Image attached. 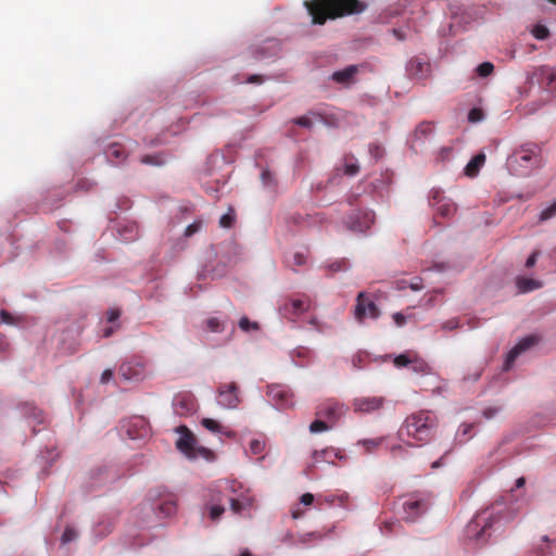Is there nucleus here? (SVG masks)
<instances>
[{
    "mask_svg": "<svg viewBox=\"0 0 556 556\" xmlns=\"http://www.w3.org/2000/svg\"><path fill=\"white\" fill-rule=\"evenodd\" d=\"M540 338L535 334L528 336L520 340L507 354L505 363H504V370H509L515 363L516 358L536 344L539 342Z\"/></svg>",
    "mask_w": 556,
    "mask_h": 556,
    "instance_id": "nucleus-13",
    "label": "nucleus"
},
{
    "mask_svg": "<svg viewBox=\"0 0 556 556\" xmlns=\"http://www.w3.org/2000/svg\"><path fill=\"white\" fill-rule=\"evenodd\" d=\"M201 227V223L200 222H194L192 223L191 225H189L187 228H186V231H185V235L187 237H190L192 236L193 233H195L197 231H199Z\"/></svg>",
    "mask_w": 556,
    "mask_h": 556,
    "instance_id": "nucleus-50",
    "label": "nucleus"
},
{
    "mask_svg": "<svg viewBox=\"0 0 556 556\" xmlns=\"http://www.w3.org/2000/svg\"><path fill=\"white\" fill-rule=\"evenodd\" d=\"M9 348V343L3 334L0 333V351L4 352Z\"/></svg>",
    "mask_w": 556,
    "mask_h": 556,
    "instance_id": "nucleus-63",
    "label": "nucleus"
},
{
    "mask_svg": "<svg viewBox=\"0 0 556 556\" xmlns=\"http://www.w3.org/2000/svg\"><path fill=\"white\" fill-rule=\"evenodd\" d=\"M293 122H294V124L305 127V128H311L313 126L312 119L307 116H300V117L295 118Z\"/></svg>",
    "mask_w": 556,
    "mask_h": 556,
    "instance_id": "nucleus-48",
    "label": "nucleus"
},
{
    "mask_svg": "<svg viewBox=\"0 0 556 556\" xmlns=\"http://www.w3.org/2000/svg\"><path fill=\"white\" fill-rule=\"evenodd\" d=\"M358 73L357 65H349L331 75V79L341 85H351L354 83L355 75Z\"/></svg>",
    "mask_w": 556,
    "mask_h": 556,
    "instance_id": "nucleus-19",
    "label": "nucleus"
},
{
    "mask_svg": "<svg viewBox=\"0 0 556 556\" xmlns=\"http://www.w3.org/2000/svg\"><path fill=\"white\" fill-rule=\"evenodd\" d=\"M485 163V154L484 153H478L475 155L469 163L465 167V175L468 177H476L480 170V168Z\"/></svg>",
    "mask_w": 556,
    "mask_h": 556,
    "instance_id": "nucleus-24",
    "label": "nucleus"
},
{
    "mask_svg": "<svg viewBox=\"0 0 556 556\" xmlns=\"http://www.w3.org/2000/svg\"><path fill=\"white\" fill-rule=\"evenodd\" d=\"M121 316V311L118 308H111L108 311V321L114 323Z\"/></svg>",
    "mask_w": 556,
    "mask_h": 556,
    "instance_id": "nucleus-51",
    "label": "nucleus"
},
{
    "mask_svg": "<svg viewBox=\"0 0 556 556\" xmlns=\"http://www.w3.org/2000/svg\"><path fill=\"white\" fill-rule=\"evenodd\" d=\"M210 455H212V452L211 450L206 448V447H197V457L198 456H203V457H210Z\"/></svg>",
    "mask_w": 556,
    "mask_h": 556,
    "instance_id": "nucleus-60",
    "label": "nucleus"
},
{
    "mask_svg": "<svg viewBox=\"0 0 556 556\" xmlns=\"http://www.w3.org/2000/svg\"><path fill=\"white\" fill-rule=\"evenodd\" d=\"M174 409L180 416L191 415L197 409L195 400L190 394H179L174 399Z\"/></svg>",
    "mask_w": 556,
    "mask_h": 556,
    "instance_id": "nucleus-17",
    "label": "nucleus"
},
{
    "mask_svg": "<svg viewBox=\"0 0 556 556\" xmlns=\"http://www.w3.org/2000/svg\"><path fill=\"white\" fill-rule=\"evenodd\" d=\"M303 5L312 16L313 24L323 25L330 18L359 14L367 8L359 0H305Z\"/></svg>",
    "mask_w": 556,
    "mask_h": 556,
    "instance_id": "nucleus-1",
    "label": "nucleus"
},
{
    "mask_svg": "<svg viewBox=\"0 0 556 556\" xmlns=\"http://www.w3.org/2000/svg\"><path fill=\"white\" fill-rule=\"evenodd\" d=\"M406 72L412 78L424 79L428 77L430 73V63L424 59L415 56L409 60L406 66Z\"/></svg>",
    "mask_w": 556,
    "mask_h": 556,
    "instance_id": "nucleus-16",
    "label": "nucleus"
},
{
    "mask_svg": "<svg viewBox=\"0 0 556 556\" xmlns=\"http://www.w3.org/2000/svg\"><path fill=\"white\" fill-rule=\"evenodd\" d=\"M315 462H332V457H340L339 453L333 448H325L321 451H315L313 454Z\"/></svg>",
    "mask_w": 556,
    "mask_h": 556,
    "instance_id": "nucleus-28",
    "label": "nucleus"
},
{
    "mask_svg": "<svg viewBox=\"0 0 556 556\" xmlns=\"http://www.w3.org/2000/svg\"><path fill=\"white\" fill-rule=\"evenodd\" d=\"M530 79H535L539 85L549 88L556 83V68L548 65L539 66L533 71Z\"/></svg>",
    "mask_w": 556,
    "mask_h": 556,
    "instance_id": "nucleus-15",
    "label": "nucleus"
},
{
    "mask_svg": "<svg viewBox=\"0 0 556 556\" xmlns=\"http://www.w3.org/2000/svg\"><path fill=\"white\" fill-rule=\"evenodd\" d=\"M517 287L520 292L527 293L542 287V282L532 278L519 277L517 278Z\"/></svg>",
    "mask_w": 556,
    "mask_h": 556,
    "instance_id": "nucleus-26",
    "label": "nucleus"
},
{
    "mask_svg": "<svg viewBox=\"0 0 556 556\" xmlns=\"http://www.w3.org/2000/svg\"><path fill=\"white\" fill-rule=\"evenodd\" d=\"M484 117L483 111L479 108H473L468 113V121L470 123H478Z\"/></svg>",
    "mask_w": 556,
    "mask_h": 556,
    "instance_id": "nucleus-42",
    "label": "nucleus"
},
{
    "mask_svg": "<svg viewBox=\"0 0 556 556\" xmlns=\"http://www.w3.org/2000/svg\"><path fill=\"white\" fill-rule=\"evenodd\" d=\"M344 414V407L342 404L334 400H327L321 403L316 409V416L319 418H326L331 424L338 421Z\"/></svg>",
    "mask_w": 556,
    "mask_h": 556,
    "instance_id": "nucleus-12",
    "label": "nucleus"
},
{
    "mask_svg": "<svg viewBox=\"0 0 556 556\" xmlns=\"http://www.w3.org/2000/svg\"><path fill=\"white\" fill-rule=\"evenodd\" d=\"M309 307V303L306 300L294 299L287 302L281 308L280 312L283 317L293 319L299 316L303 312L307 311Z\"/></svg>",
    "mask_w": 556,
    "mask_h": 556,
    "instance_id": "nucleus-18",
    "label": "nucleus"
},
{
    "mask_svg": "<svg viewBox=\"0 0 556 556\" xmlns=\"http://www.w3.org/2000/svg\"><path fill=\"white\" fill-rule=\"evenodd\" d=\"M206 326L212 332H220L224 330L222 323L216 317H211L206 320Z\"/></svg>",
    "mask_w": 556,
    "mask_h": 556,
    "instance_id": "nucleus-43",
    "label": "nucleus"
},
{
    "mask_svg": "<svg viewBox=\"0 0 556 556\" xmlns=\"http://www.w3.org/2000/svg\"><path fill=\"white\" fill-rule=\"evenodd\" d=\"M235 223V215L233 212H229L224 214L219 219V225L223 228H230Z\"/></svg>",
    "mask_w": 556,
    "mask_h": 556,
    "instance_id": "nucleus-44",
    "label": "nucleus"
},
{
    "mask_svg": "<svg viewBox=\"0 0 556 556\" xmlns=\"http://www.w3.org/2000/svg\"><path fill=\"white\" fill-rule=\"evenodd\" d=\"M455 211L456 208L453 203H443L438 207V214L442 217H450Z\"/></svg>",
    "mask_w": 556,
    "mask_h": 556,
    "instance_id": "nucleus-37",
    "label": "nucleus"
},
{
    "mask_svg": "<svg viewBox=\"0 0 556 556\" xmlns=\"http://www.w3.org/2000/svg\"><path fill=\"white\" fill-rule=\"evenodd\" d=\"M556 215V201L553 202L548 207L543 210L540 214V222H545L551 219Z\"/></svg>",
    "mask_w": 556,
    "mask_h": 556,
    "instance_id": "nucleus-38",
    "label": "nucleus"
},
{
    "mask_svg": "<svg viewBox=\"0 0 556 556\" xmlns=\"http://www.w3.org/2000/svg\"><path fill=\"white\" fill-rule=\"evenodd\" d=\"M532 35L539 40H544L549 36V30L546 26L538 24L533 27Z\"/></svg>",
    "mask_w": 556,
    "mask_h": 556,
    "instance_id": "nucleus-36",
    "label": "nucleus"
},
{
    "mask_svg": "<svg viewBox=\"0 0 556 556\" xmlns=\"http://www.w3.org/2000/svg\"><path fill=\"white\" fill-rule=\"evenodd\" d=\"M331 428L330 425H328L326 421L321 419H316L309 425V431L312 433L323 432L327 431Z\"/></svg>",
    "mask_w": 556,
    "mask_h": 556,
    "instance_id": "nucleus-35",
    "label": "nucleus"
},
{
    "mask_svg": "<svg viewBox=\"0 0 556 556\" xmlns=\"http://www.w3.org/2000/svg\"><path fill=\"white\" fill-rule=\"evenodd\" d=\"M140 162L146 165L161 166L165 163V157L162 153L147 154L141 157Z\"/></svg>",
    "mask_w": 556,
    "mask_h": 556,
    "instance_id": "nucleus-30",
    "label": "nucleus"
},
{
    "mask_svg": "<svg viewBox=\"0 0 556 556\" xmlns=\"http://www.w3.org/2000/svg\"><path fill=\"white\" fill-rule=\"evenodd\" d=\"M345 265L346 263L344 261H341V262H336V263H332L329 268L332 270V271H339V270H342V269H345Z\"/></svg>",
    "mask_w": 556,
    "mask_h": 556,
    "instance_id": "nucleus-57",
    "label": "nucleus"
},
{
    "mask_svg": "<svg viewBox=\"0 0 556 556\" xmlns=\"http://www.w3.org/2000/svg\"><path fill=\"white\" fill-rule=\"evenodd\" d=\"M76 538H77L76 530L71 527H66V529L64 530V532L62 534V542L68 543V542H72L73 540H75Z\"/></svg>",
    "mask_w": 556,
    "mask_h": 556,
    "instance_id": "nucleus-45",
    "label": "nucleus"
},
{
    "mask_svg": "<svg viewBox=\"0 0 556 556\" xmlns=\"http://www.w3.org/2000/svg\"><path fill=\"white\" fill-rule=\"evenodd\" d=\"M306 263V256L301 253L296 252L292 255V265L293 266H303Z\"/></svg>",
    "mask_w": 556,
    "mask_h": 556,
    "instance_id": "nucleus-47",
    "label": "nucleus"
},
{
    "mask_svg": "<svg viewBox=\"0 0 556 556\" xmlns=\"http://www.w3.org/2000/svg\"><path fill=\"white\" fill-rule=\"evenodd\" d=\"M266 395L268 401L279 409H287L293 406V393L287 386L270 384Z\"/></svg>",
    "mask_w": 556,
    "mask_h": 556,
    "instance_id": "nucleus-7",
    "label": "nucleus"
},
{
    "mask_svg": "<svg viewBox=\"0 0 556 556\" xmlns=\"http://www.w3.org/2000/svg\"><path fill=\"white\" fill-rule=\"evenodd\" d=\"M494 71V65L490 62H483L477 67V73L481 77L491 75Z\"/></svg>",
    "mask_w": 556,
    "mask_h": 556,
    "instance_id": "nucleus-39",
    "label": "nucleus"
},
{
    "mask_svg": "<svg viewBox=\"0 0 556 556\" xmlns=\"http://www.w3.org/2000/svg\"><path fill=\"white\" fill-rule=\"evenodd\" d=\"M375 222V213L372 211H356L345 220L346 227L356 232H365Z\"/></svg>",
    "mask_w": 556,
    "mask_h": 556,
    "instance_id": "nucleus-10",
    "label": "nucleus"
},
{
    "mask_svg": "<svg viewBox=\"0 0 556 556\" xmlns=\"http://www.w3.org/2000/svg\"><path fill=\"white\" fill-rule=\"evenodd\" d=\"M354 316L358 323H363L366 316L377 319L380 316V311L372 301L367 299L365 292H359L356 296Z\"/></svg>",
    "mask_w": 556,
    "mask_h": 556,
    "instance_id": "nucleus-9",
    "label": "nucleus"
},
{
    "mask_svg": "<svg viewBox=\"0 0 556 556\" xmlns=\"http://www.w3.org/2000/svg\"><path fill=\"white\" fill-rule=\"evenodd\" d=\"M353 160V155H346L344 157V174L348 176H354L359 172V166L356 163L352 162Z\"/></svg>",
    "mask_w": 556,
    "mask_h": 556,
    "instance_id": "nucleus-31",
    "label": "nucleus"
},
{
    "mask_svg": "<svg viewBox=\"0 0 556 556\" xmlns=\"http://www.w3.org/2000/svg\"><path fill=\"white\" fill-rule=\"evenodd\" d=\"M382 441H383L382 438L365 439V440L358 441V444L363 445L365 447L366 452L371 453L378 446L381 445Z\"/></svg>",
    "mask_w": 556,
    "mask_h": 556,
    "instance_id": "nucleus-32",
    "label": "nucleus"
},
{
    "mask_svg": "<svg viewBox=\"0 0 556 556\" xmlns=\"http://www.w3.org/2000/svg\"><path fill=\"white\" fill-rule=\"evenodd\" d=\"M539 254H540L539 251L532 252L531 255L526 261V267H528V268L533 267L536 263Z\"/></svg>",
    "mask_w": 556,
    "mask_h": 556,
    "instance_id": "nucleus-53",
    "label": "nucleus"
},
{
    "mask_svg": "<svg viewBox=\"0 0 556 556\" xmlns=\"http://www.w3.org/2000/svg\"><path fill=\"white\" fill-rule=\"evenodd\" d=\"M393 320L399 327H402L406 323V317L402 313H395L393 314Z\"/></svg>",
    "mask_w": 556,
    "mask_h": 556,
    "instance_id": "nucleus-55",
    "label": "nucleus"
},
{
    "mask_svg": "<svg viewBox=\"0 0 556 556\" xmlns=\"http://www.w3.org/2000/svg\"><path fill=\"white\" fill-rule=\"evenodd\" d=\"M459 327V321L457 318H452L442 324V329L444 330H455Z\"/></svg>",
    "mask_w": 556,
    "mask_h": 556,
    "instance_id": "nucleus-49",
    "label": "nucleus"
},
{
    "mask_svg": "<svg viewBox=\"0 0 556 556\" xmlns=\"http://www.w3.org/2000/svg\"><path fill=\"white\" fill-rule=\"evenodd\" d=\"M276 46H277L276 42L270 40V41L266 42L265 46L256 47L253 51L254 59L263 60L265 58L271 56L274 54V52H271V50H274L276 48Z\"/></svg>",
    "mask_w": 556,
    "mask_h": 556,
    "instance_id": "nucleus-27",
    "label": "nucleus"
},
{
    "mask_svg": "<svg viewBox=\"0 0 556 556\" xmlns=\"http://www.w3.org/2000/svg\"><path fill=\"white\" fill-rule=\"evenodd\" d=\"M239 327L241 330L243 331H250V330H257L258 329V325L254 321H251L248 317H242L240 320H239Z\"/></svg>",
    "mask_w": 556,
    "mask_h": 556,
    "instance_id": "nucleus-41",
    "label": "nucleus"
},
{
    "mask_svg": "<svg viewBox=\"0 0 556 556\" xmlns=\"http://www.w3.org/2000/svg\"><path fill=\"white\" fill-rule=\"evenodd\" d=\"M433 132V125L430 122L420 123L415 130V137L418 140L425 139Z\"/></svg>",
    "mask_w": 556,
    "mask_h": 556,
    "instance_id": "nucleus-29",
    "label": "nucleus"
},
{
    "mask_svg": "<svg viewBox=\"0 0 556 556\" xmlns=\"http://www.w3.org/2000/svg\"><path fill=\"white\" fill-rule=\"evenodd\" d=\"M494 518L486 511L478 514L467 526V534L478 542L486 541L489 529L492 527Z\"/></svg>",
    "mask_w": 556,
    "mask_h": 556,
    "instance_id": "nucleus-6",
    "label": "nucleus"
},
{
    "mask_svg": "<svg viewBox=\"0 0 556 556\" xmlns=\"http://www.w3.org/2000/svg\"><path fill=\"white\" fill-rule=\"evenodd\" d=\"M540 162V148L533 143L521 147L511 157V163H516L526 170L539 166Z\"/></svg>",
    "mask_w": 556,
    "mask_h": 556,
    "instance_id": "nucleus-5",
    "label": "nucleus"
},
{
    "mask_svg": "<svg viewBox=\"0 0 556 556\" xmlns=\"http://www.w3.org/2000/svg\"><path fill=\"white\" fill-rule=\"evenodd\" d=\"M438 427L437 416L430 410H419L407 416L402 424L399 435L408 438L420 445L429 442Z\"/></svg>",
    "mask_w": 556,
    "mask_h": 556,
    "instance_id": "nucleus-2",
    "label": "nucleus"
},
{
    "mask_svg": "<svg viewBox=\"0 0 556 556\" xmlns=\"http://www.w3.org/2000/svg\"><path fill=\"white\" fill-rule=\"evenodd\" d=\"M113 377V371L111 369H105L101 375V382L108 383Z\"/></svg>",
    "mask_w": 556,
    "mask_h": 556,
    "instance_id": "nucleus-58",
    "label": "nucleus"
},
{
    "mask_svg": "<svg viewBox=\"0 0 556 556\" xmlns=\"http://www.w3.org/2000/svg\"><path fill=\"white\" fill-rule=\"evenodd\" d=\"M383 403L382 396H362L354 400L353 407L356 413L369 414L380 409Z\"/></svg>",
    "mask_w": 556,
    "mask_h": 556,
    "instance_id": "nucleus-14",
    "label": "nucleus"
},
{
    "mask_svg": "<svg viewBox=\"0 0 556 556\" xmlns=\"http://www.w3.org/2000/svg\"><path fill=\"white\" fill-rule=\"evenodd\" d=\"M224 511H225V507L223 505L215 504V505H211L208 507V515L213 521H216L217 519H219V517L224 514Z\"/></svg>",
    "mask_w": 556,
    "mask_h": 556,
    "instance_id": "nucleus-40",
    "label": "nucleus"
},
{
    "mask_svg": "<svg viewBox=\"0 0 556 556\" xmlns=\"http://www.w3.org/2000/svg\"><path fill=\"white\" fill-rule=\"evenodd\" d=\"M263 81H264V79H263V76H261V75H251V76H249V78L247 80V83H249V84H261Z\"/></svg>",
    "mask_w": 556,
    "mask_h": 556,
    "instance_id": "nucleus-61",
    "label": "nucleus"
},
{
    "mask_svg": "<svg viewBox=\"0 0 556 556\" xmlns=\"http://www.w3.org/2000/svg\"><path fill=\"white\" fill-rule=\"evenodd\" d=\"M495 414H496V409H492V408L485 409V410L483 412V415H484L486 418H491V417H493Z\"/></svg>",
    "mask_w": 556,
    "mask_h": 556,
    "instance_id": "nucleus-64",
    "label": "nucleus"
},
{
    "mask_svg": "<svg viewBox=\"0 0 556 556\" xmlns=\"http://www.w3.org/2000/svg\"><path fill=\"white\" fill-rule=\"evenodd\" d=\"M20 407L27 419L34 420L37 424H42L45 421L42 410L37 408L34 404L26 402L23 403Z\"/></svg>",
    "mask_w": 556,
    "mask_h": 556,
    "instance_id": "nucleus-23",
    "label": "nucleus"
},
{
    "mask_svg": "<svg viewBox=\"0 0 556 556\" xmlns=\"http://www.w3.org/2000/svg\"><path fill=\"white\" fill-rule=\"evenodd\" d=\"M106 157L110 162L118 165L124 162L127 157L125 148L121 143H112L105 151Z\"/></svg>",
    "mask_w": 556,
    "mask_h": 556,
    "instance_id": "nucleus-20",
    "label": "nucleus"
},
{
    "mask_svg": "<svg viewBox=\"0 0 556 556\" xmlns=\"http://www.w3.org/2000/svg\"><path fill=\"white\" fill-rule=\"evenodd\" d=\"M249 448L253 455H260L265 450V441L260 439H253L249 444Z\"/></svg>",
    "mask_w": 556,
    "mask_h": 556,
    "instance_id": "nucleus-34",
    "label": "nucleus"
},
{
    "mask_svg": "<svg viewBox=\"0 0 556 556\" xmlns=\"http://www.w3.org/2000/svg\"><path fill=\"white\" fill-rule=\"evenodd\" d=\"M159 511L164 517H169L176 513V504L174 501H165L159 506Z\"/></svg>",
    "mask_w": 556,
    "mask_h": 556,
    "instance_id": "nucleus-33",
    "label": "nucleus"
},
{
    "mask_svg": "<svg viewBox=\"0 0 556 556\" xmlns=\"http://www.w3.org/2000/svg\"><path fill=\"white\" fill-rule=\"evenodd\" d=\"M410 289L414 290V291H419L424 288L422 283H421V279L417 278L416 281L412 282L409 285Z\"/></svg>",
    "mask_w": 556,
    "mask_h": 556,
    "instance_id": "nucleus-62",
    "label": "nucleus"
},
{
    "mask_svg": "<svg viewBox=\"0 0 556 556\" xmlns=\"http://www.w3.org/2000/svg\"><path fill=\"white\" fill-rule=\"evenodd\" d=\"M118 375L126 381L140 382L147 377V363L140 357H134L119 366Z\"/></svg>",
    "mask_w": 556,
    "mask_h": 556,
    "instance_id": "nucleus-4",
    "label": "nucleus"
},
{
    "mask_svg": "<svg viewBox=\"0 0 556 556\" xmlns=\"http://www.w3.org/2000/svg\"><path fill=\"white\" fill-rule=\"evenodd\" d=\"M303 505H311L314 502V495L311 493H305L300 498Z\"/></svg>",
    "mask_w": 556,
    "mask_h": 556,
    "instance_id": "nucleus-56",
    "label": "nucleus"
},
{
    "mask_svg": "<svg viewBox=\"0 0 556 556\" xmlns=\"http://www.w3.org/2000/svg\"><path fill=\"white\" fill-rule=\"evenodd\" d=\"M0 318L2 323L13 324V316L8 311L2 309L0 312Z\"/></svg>",
    "mask_w": 556,
    "mask_h": 556,
    "instance_id": "nucleus-54",
    "label": "nucleus"
},
{
    "mask_svg": "<svg viewBox=\"0 0 556 556\" xmlns=\"http://www.w3.org/2000/svg\"><path fill=\"white\" fill-rule=\"evenodd\" d=\"M254 500L251 496L242 495L238 498H230V509L236 515H241L243 511L252 508Z\"/></svg>",
    "mask_w": 556,
    "mask_h": 556,
    "instance_id": "nucleus-22",
    "label": "nucleus"
},
{
    "mask_svg": "<svg viewBox=\"0 0 556 556\" xmlns=\"http://www.w3.org/2000/svg\"><path fill=\"white\" fill-rule=\"evenodd\" d=\"M201 425L208 431L213 433H222L227 438H235L236 432L231 429H228L222 426L217 420L212 418H203Z\"/></svg>",
    "mask_w": 556,
    "mask_h": 556,
    "instance_id": "nucleus-21",
    "label": "nucleus"
},
{
    "mask_svg": "<svg viewBox=\"0 0 556 556\" xmlns=\"http://www.w3.org/2000/svg\"><path fill=\"white\" fill-rule=\"evenodd\" d=\"M177 432L180 434L176 442V447L189 458L197 457V439L193 433L186 427L179 426Z\"/></svg>",
    "mask_w": 556,
    "mask_h": 556,
    "instance_id": "nucleus-11",
    "label": "nucleus"
},
{
    "mask_svg": "<svg viewBox=\"0 0 556 556\" xmlns=\"http://www.w3.org/2000/svg\"><path fill=\"white\" fill-rule=\"evenodd\" d=\"M262 181L265 186H268L273 182V175L268 169H264L261 174Z\"/></svg>",
    "mask_w": 556,
    "mask_h": 556,
    "instance_id": "nucleus-52",
    "label": "nucleus"
},
{
    "mask_svg": "<svg viewBox=\"0 0 556 556\" xmlns=\"http://www.w3.org/2000/svg\"><path fill=\"white\" fill-rule=\"evenodd\" d=\"M409 364H413V369L415 371H425L426 364L424 362H414L408 354H400L394 358V365L396 367H405Z\"/></svg>",
    "mask_w": 556,
    "mask_h": 556,
    "instance_id": "nucleus-25",
    "label": "nucleus"
},
{
    "mask_svg": "<svg viewBox=\"0 0 556 556\" xmlns=\"http://www.w3.org/2000/svg\"><path fill=\"white\" fill-rule=\"evenodd\" d=\"M217 402L224 408H236L240 404L239 388L236 382L223 383L217 388Z\"/></svg>",
    "mask_w": 556,
    "mask_h": 556,
    "instance_id": "nucleus-8",
    "label": "nucleus"
},
{
    "mask_svg": "<svg viewBox=\"0 0 556 556\" xmlns=\"http://www.w3.org/2000/svg\"><path fill=\"white\" fill-rule=\"evenodd\" d=\"M391 451L394 457H401L405 452V447L403 445H396L393 446Z\"/></svg>",
    "mask_w": 556,
    "mask_h": 556,
    "instance_id": "nucleus-59",
    "label": "nucleus"
},
{
    "mask_svg": "<svg viewBox=\"0 0 556 556\" xmlns=\"http://www.w3.org/2000/svg\"><path fill=\"white\" fill-rule=\"evenodd\" d=\"M369 153L375 160H379L383 155V149L381 146L377 143H371L369 146Z\"/></svg>",
    "mask_w": 556,
    "mask_h": 556,
    "instance_id": "nucleus-46",
    "label": "nucleus"
},
{
    "mask_svg": "<svg viewBox=\"0 0 556 556\" xmlns=\"http://www.w3.org/2000/svg\"><path fill=\"white\" fill-rule=\"evenodd\" d=\"M402 507L403 518L407 522H415L418 520V518H420L428 511L430 507V502L425 496L412 494L405 497Z\"/></svg>",
    "mask_w": 556,
    "mask_h": 556,
    "instance_id": "nucleus-3",
    "label": "nucleus"
}]
</instances>
